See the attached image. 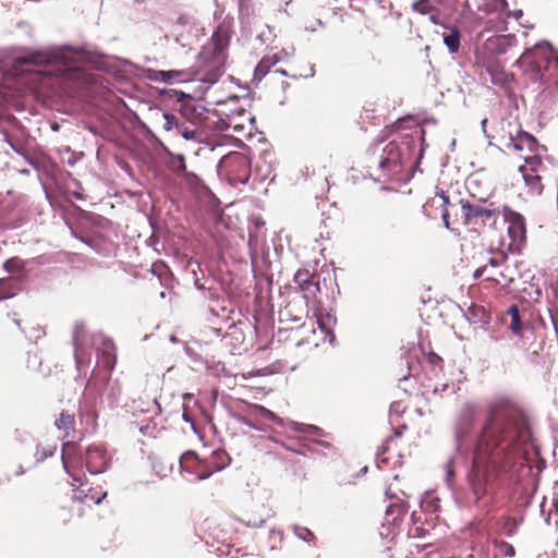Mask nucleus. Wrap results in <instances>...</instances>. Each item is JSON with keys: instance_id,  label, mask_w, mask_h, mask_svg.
Wrapping results in <instances>:
<instances>
[{"instance_id": "dca6fc26", "label": "nucleus", "mask_w": 558, "mask_h": 558, "mask_svg": "<svg viewBox=\"0 0 558 558\" xmlns=\"http://www.w3.org/2000/svg\"><path fill=\"white\" fill-rule=\"evenodd\" d=\"M446 32L442 34V41L449 53L456 54L461 47V33L457 26H445Z\"/></svg>"}, {"instance_id": "3c124183", "label": "nucleus", "mask_w": 558, "mask_h": 558, "mask_svg": "<svg viewBox=\"0 0 558 558\" xmlns=\"http://www.w3.org/2000/svg\"><path fill=\"white\" fill-rule=\"evenodd\" d=\"M553 507L555 509V512L558 513V498H555L553 501Z\"/></svg>"}, {"instance_id": "603ef678", "label": "nucleus", "mask_w": 558, "mask_h": 558, "mask_svg": "<svg viewBox=\"0 0 558 558\" xmlns=\"http://www.w3.org/2000/svg\"><path fill=\"white\" fill-rule=\"evenodd\" d=\"M106 495H107V493H104L101 497H99V498H97V499L95 500V502H96V504H100V502H101V500L106 497Z\"/></svg>"}, {"instance_id": "6ab92c4d", "label": "nucleus", "mask_w": 558, "mask_h": 558, "mask_svg": "<svg viewBox=\"0 0 558 558\" xmlns=\"http://www.w3.org/2000/svg\"><path fill=\"white\" fill-rule=\"evenodd\" d=\"M165 150L169 157V160L167 161L168 169L172 171L177 177H180L186 170L184 155L174 154L170 151L168 148H166Z\"/></svg>"}, {"instance_id": "de8ad7c7", "label": "nucleus", "mask_w": 558, "mask_h": 558, "mask_svg": "<svg viewBox=\"0 0 558 558\" xmlns=\"http://www.w3.org/2000/svg\"><path fill=\"white\" fill-rule=\"evenodd\" d=\"M404 122H405V120H403V119H399V120L395 123V128H396V130H397V131H398V130H402V129L404 128Z\"/></svg>"}, {"instance_id": "e433bc0d", "label": "nucleus", "mask_w": 558, "mask_h": 558, "mask_svg": "<svg viewBox=\"0 0 558 558\" xmlns=\"http://www.w3.org/2000/svg\"><path fill=\"white\" fill-rule=\"evenodd\" d=\"M509 329L519 337H522L523 335V324L521 322V317H514L511 319V323L509 325Z\"/></svg>"}, {"instance_id": "f3484780", "label": "nucleus", "mask_w": 558, "mask_h": 558, "mask_svg": "<svg viewBox=\"0 0 558 558\" xmlns=\"http://www.w3.org/2000/svg\"><path fill=\"white\" fill-rule=\"evenodd\" d=\"M54 425L59 430L64 432L63 439L73 440L72 434L75 430V418L73 414L62 412L60 417L56 420Z\"/></svg>"}, {"instance_id": "4468645a", "label": "nucleus", "mask_w": 558, "mask_h": 558, "mask_svg": "<svg viewBox=\"0 0 558 558\" xmlns=\"http://www.w3.org/2000/svg\"><path fill=\"white\" fill-rule=\"evenodd\" d=\"M84 336H85V327L83 323H75L72 333V343L74 348V359L77 368L80 369L81 366L85 362V352L83 348L84 342Z\"/></svg>"}, {"instance_id": "72a5a7b5", "label": "nucleus", "mask_w": 558, "mask_h": 558, "mask_svg": "<svg viewBox=\"0 0 558 558\" xmlns=\"http://www.w3.org/2000/svg\"><path fill=\"white\" fill-rule=\"evenodd\" d=\"M54 451H56V446L47 447V448L37 446L36 452H35V458H36L37 462H43L47 458L52 457L54 454Z\"/></svg>"}, {"instance_id": "4be33fe9", "label": "nucleus", "mask_w": 558, "mask_h": 558, "mask_svg": "<svg viewBox=\"0 0 558 558\" xmlns=\"http://www.w3.org/2000/svg\"><path fill=\"white\" fill-rule=\"evenodd\" d=\"M301 291L304 293L306 302L316 299L317 293L320 291L319 277L315 275L310 281L302 286Z\"/></svg>"}, {"instance_id": "bf43d9fd", "label": "nucleus", "mask_w": 558, "mask_h": 558, "mask_svg": "<svg viewBox=\"0 0 558 558\" xmlns=\"http://www.w3.org/2000/svg\"><path fill=\"white\" fill-rule=\"evenodd\" d=\"M557 82H558V78H557Z\"/></svg>"}, {"instance_id": "bb28decb", "label": "nucleus", "mask_w": 558, "mask_h": 558, "mask_svg": "<svg viewBox=\"0 0 558 558\" xmlns=\"http://www.w3.org/2000/svg\"><path fill=\"white\" fill-rule=\"evenodd\" d=\"M440 500L433 494H427L422 500L421 507L425 512L436 513L439 511Z\"/></svg>"}, {"instance_id": "412c9836", "label": "nucleus", "mask_w": 558, "mask_h": 558, "mask_svg": "<svg viewBox=\"0 0 558 558\" xmlns=\"http://www.w3.org/2000/svg\"><path fill=\"white\" fill-rule=\"evenodd\" d=\"M247 414L251 416H258L271 422L280 421L274 412L259 404L247 403Z\"/></svg>"}, {"instance_id": "7ed1b4c3", "label": "nucleus", "mask_w": 558, "mask_h": 558, "mask_svg": "<svg viewBox=\"0 0 558 558\" xmlns=\"http://www.w3.org/2000/svg\"><path fill=\"white\" fill-rule=\"evenodd\" d=\"M477 409L472 403H465L453 424L454 453L448 457L442 465L444 481L448 488L456 487V464L459 457H465L470 452L476 423Z\"/></svg>"}, {"instance_id": "58836bf2", "label": "nucleus", "mask_w": 558, "mask_h": 558, "mask_svg": "<svg viewBox=\"0 0 558 558\" xmlns=\"http://www.w3.org/2000/svg\"><path fill=\"white\" fill-rule=\"evenodd\" d=\"M387 450H388V448L385 445H381L378 448L377 453H376V461H377L378 466H380V464H383V463H387V459L383 457Z\"/></svg>"}, {"instance_id": "393cba45", "label": "nucleus", "mask_w": 558, "mask_h": 558, "mask_svg": "<svg viewBox=\"0 0 558 558\" xmlns=\"http://www.w3.org/2000/svg\"><path fill=\"white\" fill-rule=\"evenodd\" d=\"M17 282L12 279H1L0 280V301L11 299L16 294Z\"/></svg>"}, {"instance_id": "a878e982", "label": "nucleus", "mask_w": 558, "mask_h": 558, "mask_svg": "<svg viewBox=\"0 0 558 558\" xmlns=\"http://www.w3.org/2000/svg\"><path fill=\"white\" fill-rule=\"evenodd\" d=\"M513 145L515 149L522 150L526 146L529 150L533 151L537 146V141L533 135L524 132L517 137Z\"/></svg>"}, {"instance_id": "c85d7f7f", "label": "nucleus", "mask_w": 558, "mask_h": 558, "mask_svg": "<svg viewBox=\"0 0 558 558\" xmlns=\"http://www.w3.org/2000/svg\"><path fill=\"white\" fill-rule=\"evenodd\" d=\"M291 529H292L294 535L296 537H299L300 539H302L308 544H315L316 537L310 529H307L305 526H300L298 524H293L291 526Z\"/></svg>"}, {"instance_id": "6e6d98bb", "label": "nucleus", "mask_w": 558, "mask_h": 558, "mask_svg": "<svg viewBox=\"0 0 558 558\" xmlns=\"http://www.w3.org/2000/svg\"><path fill=\"white\" fill-rule=\"evenodd\" d=\"M183 97H185V94L181 92V93H180V97H179V99H181V98H183Z\"/></svg>"}, {"instance_id": "b1692460", "label": "nucleus", "mask_w": 558, "mask_h": 558, "mask_svg": "<svg viewBox=\"0 0 558 558\" xmlns=\"http://www.w3.org/2000/svg\"><path fill=\"white\" fill-rule=\"evenodd\" d=\"M277 61L278 60L276 56L264 57L255 68L254 77L260 81L263 77L267 75L271 66H274L277 63Z\"/></svg>"}, {"instance_id": "ddd939ff", "label": "nucleus", "mask_w": 558, "mask_h": 558, "mask_svg": "<svg viewBox=\"0 0 558 558\" xmlns=\"http://www.w3.org/2000/svg\"><path fill=\"white\" fill-rule=\"evenodd\" d=\"M314 316L316 317L318 328L326 333V338L328 337V341L332 343L335 341L333 327L337 323L335 314L317 308L314 312Z\"/></svg>"}, {"instance_id": "c9c22d12", "label": "nucleus", "mask_w": 558, "mask_h": 558, "mask_svg": "<svg viewBox=\"0 0 558 558\" xmlns=\"http://www.w3.org/2000/svg\"><path fill=\"white\" fill-rule=\"evenodd\" d=\"M524 160V166H527L529 172H538V167L542 165V160L538 156L525 157Z\"/></svg>"}, {"instance_id": "c756f323", "label": "nucleus", "mask_w": 558, "mask_h": 558, "mask_svg": "<svg viewBox=\"0 0 558 558\" xmlns=\"http://www.w3.org/2000/svg\"><path fill=\"white\" fill-rule=\"evenodd\" d=\"M412 10L418 14L427 15L436 11L430 0H417L412 3Z\"/></svg>"}, {"instance_id": "4c0bfd02", "label": "nucleus", "mask_w": 558, "mask_h": 558, "mask_svg": "<svg viewBox=\"0 0 558 558\" xmlns=\"http://www.w3.org/2000/svg\"><path fill=\"white\" fill-rule=\"evenodd\" d=\"M507 262V256L504 254H500L496 257H489L487 263L485 265H488L489 268H500L505 263Z\"/></svg>"}, {"instance_id": "423d86ee", "label": "nucleus", "mask_w": 558, "mask_h": 558, "mask_svg": "<svg viewBox=\"0 0 558 558\" xmlns=\"http://www.w3.org/2000/svg\"><path fill=\"white\" fill-rule=\"evenodd\" d=\"M529 62L530 77L539 84L557 83L558 52L554 50H535L524 56Z\"/></svg>"}, {"instance_id": "a19ab883", "label": "nucleus", "mask_w": 558, "mask_h": 558, "mask_svg": "<svg viewBox=\"0 0 558 558\" xmlns=\"http://www.w3.org/2000/svg\"><path fill=\"white\" fill-rule=\"evenodd\" d=\"M236 421L243 425H246V426L253 428V429H258V427L253 422H251L247 417H245L243 415L236 416Z\"/></svg>"}, {"instance_id": "aec40b11", "label": "nucleus", "mask_w": 558, "mask_h": 558, "mask_svg": "<svg viewBox=\"0 0 558 558\" xmlns=\"http://www.w3.org/2000/svg\"><path fill=\"white\" fill-rule=\"evenodd\" d=\"M473 277L475 279L484 277L486 280H490L496 283H501V279L505 278V275L500 270V268H489L488 265H483L474 271Z\"/></svg>"}, {"instance_id": "09e8293b", "label": "nucleus", "mask_w": 558, "mask_h": 558, "mask_svg": "<svg viewBox=\"0 0 558 558\" xmlns=\"http://www.w3.org/2000/svg\"><path fill=\"white\" fill-rule=\"evenodd\" d=\"M12 264H15V260L14 259H9L4 263V268L8 270V271H11V265Z\"/></svg>"}, {"instance_id": "4d7b16f0", "label": "nucleus", "mask_w": 558, "mask_h": 558, "mask_svg": "<svg viewBox=\"0 0 558 558\" xmlns=\"http://www.w3.org/2000/svg\"><path fill=\"white\" fill-rule=\"evenodd\" d=\"M52 130L57 131L58 130V125H52Z\"/></svg>"}, {"instance_id": "7c9ffc66", "label": "nucleus", "mask_w": 558, "mask_h": 558, "mask_svg": "<svg viewBox=\"0 0 558 558\" xmlns=\"http://www.w3.org/2000/svg\"><path fill=\"white\" fill-rule=\"evenodd\" d=\"M163 119H165L163 129L167 132L172 131V130L175 131L178 128H180V124L182 123L175 114L168 113V112L163 113Z\"/></svg>"}, {"instance_id": "473e14b6", "label": "nucleus", "mask_w": 558, "mask_h": 558, "mask_svg": "<svg viewBox=\"0 0 558 558\" xmlns=\"http://www.w3.org/2000/svg\"><path fill=\"white\" fill-rule=\"evenodd\" d=\"M178 135H181L186 141H194L197 138V131L190 129L184 122L180 124V128L175 130Z\"/></svg>"}, {"instance_id": "cd10ccee", "label": "nucleus", "mask_w": 558, "mask_h": 558, "mask_svg": "<svg viewBox=\"0 0 558 558\" xmlns=\"http://www.w3.org/2000/svg\"><path fill=\"white\" fill-rule=\"evenodd\" d=\"M407 512V508L403 504H392L389 505L386 509V520L395 522L398 520L401 515H403Z\"/></svg>"}, {"instance_id": "a211bd4d", "label": "nucleus", "mask_w": 558, "mask_h": 558, "mask_svg": "<svg viewBox=\"0 0 558 558\" xmlns=\"http://www.w3.org/2000/svg\"><path fill=\"white\" fill-rule=\"evenodd\" d=\"M519 171L521 172L525 184L530 189V192L535 195H539L543 191V185L541 183V177L538 172H529L527 166H520Z\"/></svg>"}, {"instance_id": "5701e85b", "label": "nucleus", "mask_w": 558, "mask_h": 558, "mask_svg": "<svg viewBox=\"0 0 558 558\" xmlns=\"http://www.w3.org/2000/svg\"><path fill=\"white\" fill-rule=\"evenodd\" d=\"M486 71L489 74L490 82L494 85H498V86L502 87L508 84V82H509L508 74L502 69H500L498 65H488L486 68Z\"/></svg>"}, {"instance_id": "37998d69", "label": "nucleus", "mask_w": 558, "mask_h": 558, "mask_svg": "<svg viewBox=\"0 0 558 558\" xmlns=\"http://www.w3.org/2000/svg\"><path fill=\"white\" fill-rule=\"evenodd\" d=\"M507 312L511 316V319L520 316L519 307L515 304L511 305Z\"/></svg>"}, {"instance_id": "13d9d810", "label": "nucleus", "mask_w": 558, "mask_h": 558, "mask_svg": "<svg viewBox=\"0 0 558 558\" xmlns=\"http://www.w3.org/2000/svg\"><path fill=\"white\" fill-rule=\"evenodd\" d=\"M557 546H558V541H557Z\"/></svg>"}, {"instance_id": "c03bdc74", "label": "nucleus", "mask_w": 558, "mask_h": 558, "mask_svg": "<svg viewBox=\"0 0 558 558\" xmlns=\"http://www.w3.org/2000/svg\"><path fill=\"white\" fill-rule=\"evenodd\" d=\"M439 197L441 198L442 203H441V208H447L448 205H449V196L446 195V193L444 191H440L439 193Z\"/></svg>"}, {"instance_id": "f8f14e48", "label": "nucleus", "mask_w": 558, "mask_h": 558, "mask_svg": "<svg viewBox=\"0 0 558 558\" xmlns=\"http://www.w3.org/2000/svg\"><path fill=\"white\" fill-rule=\"evenodd\" d=\"M194 408H197V411H201V407L198 401L190 393H185L183 397V411H182V420L190 424L191 429L194 434L202 436V432L198 429L196 424V413Z\"/></svg>"}, {"instance_id": "f257e3e1", "label": "nucleus", "mask_w": 558, "mask_h": 558, "mask_svg": "<svg viewBox=\"0 0 558 558\" xmlns=\"http://www.w3.org/2000/svg\"><path fill=\"white\" fill-rule=\"evenodd\" d=\"M531 438L527 416L513 398L500 395L489 400L464 476L469 502L478 505L493 496L499 476L523 457Z\"/></svg>"}, {"instance_id": "0eeeda50", "label": "nucleus", "mask_w": 558, "mask_h": 558, "mask_svg": "<svg viewBox=\"0 0 558 558\" xmlns=\"http://www.w3.org/2000/svg\"><path fill=\"white\" fill-rule=\"evenodd\" d=\"M190 461L197 462V465L199 466L197 481H202L208 478L215 472L226 469L230 464L231 458L223 449L214 450L210 457L205 460H199L196 453L186 451L180 457V466L182 471L192 472L187 464Z\"/></svg>"}, {"instance_id": "1a4fd4ad", "label": "nucleus", "mask_w": 558, "mask_h": 558, "mask_svg": "<svg viewBox=\"0 0 558 558\" xmlns=\"http://www.w3.org/2000/svg\"><path fill=\"white\" fill-rule=\"evenodd\" d=\"M502 216L508 223V235L511 240L510 247L519 248L526 239L525 219L521 214L507 206L502 209Z\"/></svg>"}, {"instance_id": "39448f33", "label": "nucleus", "mask_w": 558, "mask_h": 558, "mask_svg": "<svg viewBox=\"0 0 558 558\" xmlns=\"http://www.w3.org/2000/svg\"><path fill=\"white\" fill-rule=\"evenodd\" d=\"M62 465L64 471L72 477L73 482L82 485V477L75 469L84 464L89 473L99 474L107 470L109 457L107 451L100 446H89L85 454L78 451V446L74 440H65L62 445Z\"/></svg>"}, {"instance_id": "6e6552de", "label": "nucleus", "mask_w": 558, "mask_h": 558, "mask_svg": "<svg viewBox=\"0 0 558 558\" xmlns=\"http://www.w3.org/2000/svg\"><path fill=\"white\" fill-rule=\"evenodd\" d=\"M227 41L219 35H214L211 43L203 48L198 56V63L202 71L213 78L218 77L222 72L227 59Z\"/></svg>"}, {"instance_id": "9b49d317", "label": "nucleus", "mask_w": 558, "mask_h": 558, "mask_svg": "<svg viewBox=\"0 0 558 558\" xmlns=\"http://www.w3.org/2000/svg\"><path fill=\"white\" fill-rule=\"evenodd\" d=\"M195 73L191 70H153L148 69L146 71V78L151 82H161V83H185L190 82L194 78Z\"/></svg>"}, {"instance_id": "79ce46f5", "label": "nucleus", "mask_w": 558, "mask_h": 558, "mask_svg": "<svg viewBox=\"0 0 558 558\" xmlns=\"http://www.w3.org/2000/svg\"><path fill=\"white\" fill-rule=\"evenodd\" d=\"M441 219L444 221V225L447 229H450V214L448 208H444L441 210Z\"/></svg>"}, {"instance_id": "49530a36", "label": "nucleus", "mask_w": 558, "mask_h": 558, "mask_svg": "<svg viewBox=\"0 0 558 558\" xmlns=\"http://www.w3.org/2000/svg\"><path fill=\"white\" fill-rule=\"evenodd\" d=\"M187 464H189L190 469L192 470V472H189V473L194 474L195 480H197V472L199 471V466L197 465V462L190 461Z\"/></svg>"}, {"instance_id": "2eb2a0df", "label": "nucleus", "mask_w": 558, "mask_h": 558, "mask_svg": "<svg viewBox=\"0 0 558 558\" xmlns=\"http://www.w3.org/2000/svg\"><path fill=\"white\" fill-rule=\"evenodd\" d=\"M101 348L98 350V359L102 367L108 371L113 369L116 365V348L110 339H104Z\"/></svg>"}, {"instance_id": "f03ea898", "label": "nucleus", "mask_w": 558, "mask_h": 558, "mask_svg": "<svg viewBox=\"0 0 558 558\" xmlns=\"http://www.w3.org/2000/svg\"><path fill=\"white\" fill-rule=\"evenodd\" d=\"M425 131L421 126H415L411 132L397 133L395 137L383 148V154L378 161L379 177L390 178L402 172L405 163H408L417 141H421L420 158L423 156L425 140Z\"/></svg>"}, {"instance_id": "5fc2aeb1", "label": "nucleus", "mask_w": 558, "mask_h": 558, "mask_svg": "<svg viewBox=\"0 0 558 558\" xmlns=\"http://www.w3.org/2000/svg\"><path fill=\"white\" fill-rule=\"evenodd\" d=\"M276 72H278V73L282 74V75H287L284 70H277Z\"/></svg>"}, {"instance_id": "2f4dec72", "label": "nucleus", "mask_w": 558, "mask_h": 558, "mask_svg": "<svg viewBox=\"0 0 558 558\" xmlns=\"http://www.w3.org/2000/svg\"><path fill=\"white\" fill-rule=\"evenodd\" d=\"M179 178L190 187L196 189L202 185V180L194 172L185 170Z\"/></svg>"}, {"instance_id": "20e7f679", "label": "nucleus", "mask_w": 558, "mask_h": 558, "mask_svg": "<svg viewBox=\"0 0 558 558\" xmlns=\"http://www.w3.org/2000/svg\"><path fill=\"white\" fill-rule=\"evenodd\" d=\"M86 59V52L81 47H48L45 49L27 50L16 59L19 64L56 65L63 68L69 78L78 76V64Z\"/></svg>"}, {"instance_id": "8fccbe9b", "label": "nucleus", "mask_w": 558, "mask_h": 558, "mask_svg": "<svg viewBox=\"0 0 558 558\" xmlns=\"http://www.w3.org/2000/svg\"><path fill=\"white\" fill-rule=\"evenodd\" d=\"M486 124H487V119H483L482 122H481V125H482V129H483V132L486 133Z\"/></svg>"}, {"instance_id": "864d4df0", "label": "nucleus", "mask_w": 558, "mask_h": 558, "mask_svg": "<svg viewBox=\"0 0 558 558\" xmlns=\"http://www.w3.org/2000/svg\"><path fill=\"white\" fill-rule=\"evenodd\" d=\"M13 322L16 324V326H17V327H21V322H20V319H17V318H15V317H14V318H13Z\"/></svg>"}, {"instance_id": "ea45409f", "label": "nucleus", "mask_w": 558, "mask_h": 558, "mask_svg": "<svg viewBox=\"0 0 558 558\" xmlns=\"http://www.w3.org/2000/svg\"><path fill=\"white\" fill-rule=\"evenodd\" d=\"M3 135H4V142H5V143H8V144H9V146H10V147L15 151V153H17L19 155H23V154H22V150H21V147H20V146H17V145H16V144L11 140L10 135H9L7 132H4V133H3Z\"/></svg>"}, {"instance_id": "9d476101", "label": "nucleus", "mask_w": 558, "mask_h": 558, "mask_svg": "<svg viewBox=\"0 0 558 558\" xmlns=\"http://www.w3.org/2000/svg\"><path fill=\"white\" fill-rule=\"evenodd\" d=\"M484 203H486L484 199H480L476 203L460 199L462 217L465 223L478 222L480 220L485 222L495 216L496 208L494 207V204L490 203L487 206H484Z\"/></svg>"}, {"instance_id": "f704fd0d", "label": "nucleus", "mask_w": 558, "mask_h": 558, "mask_svg": "<svg viewBox=\"0 0 558 558\" xmlns=\"http://www.w3.org/2000/svg\"><path fill=\"white\" fill-rule=\"evenodd\" d=\"M315 275L311 274L308 270H299L294 275V282L301 288L307 281H310Z\"/></svg>"}, {"instance_id": "a18cd8bd", "label": "nucleus", "mask_w": 558, "mask_h": 558, "mask_svg": "<svg viewBox=\"0 0 558 558\" xmlns=\"http://www.w3.org/2000/svg\"><path fill=\"white\" fill-rule=\"evenodd\" d=\"M427 15H429V21L435 24V25H438L439 24V12L438 10L436 9L435 12L433 13H428Z\"/></svg>"}]
</instances>
